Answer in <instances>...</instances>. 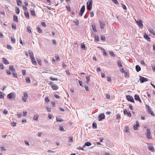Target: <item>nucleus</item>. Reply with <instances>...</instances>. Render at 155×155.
I'll return each mask as SVG.
<instances>
[{
  "label": "nucleus",
  "instance_id": "nucleus-1",
  "mask_svg": "<svg viewBox=\"0 0 155 155\" xmlns=\"http://www.w3.org/2000/svg\"><path fill=\"white\" fill-rule=\"evenodd\" d=\"M7 97L10 100L12 101L15 97V94L14 92H12L7 95Z\"/></svg>",
  "mask_w": 155,
  "mask_h": 155
},
{
  "label": "nucleus",
  "instance_id": "nucleus-2",
  "mask_svg": "<svg viewBox=\"0 0 155 155\" xmlns=\"http://www.w3.org/2000/svg\"><path fill=\"white\" fill-rule=\"evenodd\" d=\"M92 0L88 1L87 3V7L89 10H91L92 8Z\"/></svg>",
  "mask_w": 155,
  "mask_h": 155
},
{
  "label": "nucleus",
  "instance_id": "nucleus-3",
  "mask_svg": "<svg viewBox=\"0 0 155 155\" xmlns=\"http://www.w3.org/2000/svg\"><path fill=\"white\" fill-rule=\"evenodd\" d=\"M147 111L148 113L150 114L152 116H154L155 114L153 111L150 108L149 106H147Z\"/></svg>",
  "mask_w": 155,
  "mask_h": 155
},
{
  "label": "nucleus",
  "instance_id": "nucleus-4",
  "mask_svg": "<svg viewBox=\"0 0 155 155\" xmlns=\"http://www.w3.org/2000/svg\"><path fill=\"white\" fill-rule=\"evenodd\" d=\"M147 132L146 133V135L147 137V139H151L152 138V137L150 136L151 132L150 129H147Z\"/></svg>",
  "mask_w": 155,
  "mask_h": 155
},
{
  "label": "nucleus",
  "instance_id": "nucleus-5",
  "mask_svg": "<svg viewBox=\"0 0 155 155\" xmlns=\"http://www.w3.org/2000/svg\"><path fill=\"white\" fill-rule=\"evenodd\" d=\"M136 21L139 27L141 28H142L143 27L142 21L140 20H139Z\"/></svg>",
  "mask_w": 155,
  "mask_h": 155
},
{
  "label": "nucleus",
  "instance_id": "nucleus-6",
  "mask_svg": "<svg viewBox=\"0 0 155 155\" xmlns=\"http://www.w3.org/2000/svg\"><path fill=\"white\" fill-rule=\"evenodd\" d=\"M127 100L131 102L134 103V101L133 97L129 95H127L126 96Z\"/></svg>",
  "mask_w": 155,
  "mask_h": 155
},
{
  "label": "nucleus",
  "instance_id": "nucleus-7",
  "mask_svg": "<svg viewBox=\"0 0 155 155\" xmlns=\"http://www.w3.org/2000/svg\"><path fill=\"white\" fill-rule=\"evenodd\" d=\"M140 82L141 83H143L144 82L147 81H148V80L147 78H145L144 77H143L141 76H140Z\"/></svg>",
  "mask_w": 155,
  "mask_h": 155
},
{
  "label": "nucleus",
  "instance_id": "nucleus-8",
  "mask_svg": "<svg viewBox=\"0 0 155 155\" xmlns=\"http://www.w3.org/2000/svg\"><path fill=\"white\" fill-rule=\"evenodd\" d=\"M85 10V6L84 5H83L81 9L80 12L79 13V15L81 16H82L83 15V13L84 12Z\"/></svg>",
  "mask_w": 155,
  "mask_h": 155
},
{
  "label": "nucleus",
  "instance_id": "nucleus-9",
  "mask_svg": "<svg viewBox=\"0 0 155 155\" xmlns=\"http://www.w3.org/2000/svg\"><path fill=\"white\" fill-rule=\"evenodd\" d=\"M105 118V116L104 114H101L98 115V120L101 121Z\"/></svg>",
  "mask_w": 155,
  "mask_h": 155
},
{
  "label": "nucleus",
  "instance_id": "nucleus-10",
  "mask_svg": "<svg viewBox=\"0 0 155 155\" xmlns=\"http://www.w3.org/2000/svg\"><path fill=\"white\" fill-rule=\"evenodd\" d=\"M28 97V95L27 93L26 92H25L24 93V96L22 97V100L24 101L25 102L27 101V99Z\"/></svg>",
  "mask_w": 155,
  "mask_h": 155
},
{
  "label": "nucleus",
  "instance_id": "nucleus-11",
  "mask_svg": "<svg viewBox=\"0 0 155 155\" xmlns=\"http://www.w3.org/2000/svg\"><path fill=\"white\" fill-rule=\"evenodd\" d=\"M124 115L127 114V116L128 117H131V115L130 112H128L127 110L126 109H125L124 110Z\"/></svg>",
  "mask_w": 155,
  "mask_h": 155
},
{
  "label": "nucleus",
  "instance_id": "nucleus-12",
  "mask_svg": "<svg viewBox=\"0 0 155 155\" xmlns=\"http://www.w3.org/2000/svg\"><path fill=\"white\" fill-rule=\"evenodd\" d=\"M148 147L149 150L151 151V152H153L154 151V147L152 144H148Z\"/></svg>",
  "mask_w": 155,
  "mask_h": 155
},
{
  "label": "nucleus",
  "instance_id": "nucleus-13",
  "mask_svg": "<svg viewBox=\"0 0 155 155\" xmlns=\"http://www.w3.org/2000/svg\"><path fill=\"white\" fill-rule=\"evenodd\" d=\"M134 99L136 101H138L140 103L141 102V101L140 99V98L137 95L135 94V95Z\"/></svg>",
  "mask_w": 155,
  "mask_h": 155
},
{
  "label": "nucleus",
  "instance_id": "nucleus-14",
  "mask_svg": "<svg viewBox=\"0 0 155 155\" xmlns=\"http://www.w3.org/2000/svg\"><path fill=\"white\" fill-rule=\"evenodd\" d=\"M139 127V124L138 121L136 122V124L134 126V130H137L138 129L137 127Z\"/></svg>",
  "mask_w": 155,
  "mask_h": 155
},
{
  "label": "nucleus",
  "instance_id": "nucleus-15",
  "mask_svg": "<svg viewBox=\"0 0 155 155\" xmlns=\"http://www.w3.org/2000/svg\"><path fill=\"white\" fill-rule=\"evenodd\" d=\"M144 38L147 40L148 41H150V38L149 37L148 35H147L145 33L144 34Z\"/></svg>",
  "mask_w": 155,
  "mask_h": 155
},
{
  "label": "nucleus",
  "instance_id": "nucleus-16",
  "mask_svg": "<svg viewBox=\"0 0 155 155\" xmlns=\"http://www.w3.org/2000/svg\"><path fill=\"white\" fill-rule=\"evenodd\" d=\"M51 87L54 90H57L58 88V86L57 85L55 84H54Z\"/></svg>",
  "mask_w": 155,
  "mask_h": 155
},
{
  "label": "nucleus",
  "instance_id": "nucleus-17",
  "mask_svg": "<svg viewBox=\"0 0 155 155\" xmlns=\"http://www.w3.org/2000/svg\"><path fill=\"white\" fill-rule=\"evenodd\" d=\"M2 61L3 63L5 64H9L8 61L5 58H2Z\"/></svg>",
  "mask_w": 155,
  "mask_h": 155
},
{
  "label": "nucleus",
  "instance_id": "nucleus-18",
  "mask_svg": "<svg viewBox=\"0 0 155 155\" xmlns=\"http://www.w3.org/2000/svg\"><path fill=\"white\" fill-rule=\"evenodd\" d=\"M31 61H32V64L35 65H37V63L36 61H35V57H33L32 58H31Z\"/></svg>",
  "mask_w": 155,
  "mask_h": 155
},
{
  "label": "nucleus",
  "instance_id": "nucleus-19",
  "mask_svg": "<svg viewBox=\"0 0 155 155\" xmlns=\"http://www.w3.org/2000/svg\"><path fill=\"white\" fill-rule=\"evenodd\" d=\"M100 27L101 29H104L105 26V24L104 23L101 21H99Z\"/></svg>",
  "mask_w": 155,
  "mask_h": 155
},
{
  "label": "nucleus",
  "instance_id": "nucleus-20",
  "mask_svg": "<svg viewBox=\"0 0 155 155\" xmlns=\"http://www.w3.org/2000/svg\"><path fill=\"white\" fill-rule=\"evenodd\" d=\"M148 30L150 33L153 35L154 36H155V33L154 32L153 29L151 28H148Z\"/></svg>",
  "mask_w": 155,
  "mask_h": 155
},
{
  "label": "nucleus",
  "instance_id": "nucleus-21",
  "mask_svg": "<svg viewBox=\"0 0 155 155\" xmlns=\"http://www.w3.org/2000/svg\"><path fill=\"white\" fill-rule=\"evenodd\" d=\"M28 51L31 58L34 57L33 52L32 51H31L30 50H28Z\"/></svg>",
  "mask_w": 155,
  "mask_h": 155
},
{
  "label": "nucleus",
  "instance_id": "nucleus-22",
  "mask_svg": "<svg viewBox=\"0 0 155 155\" xmlns=\"http://www.w3.org/2000/svg\"><path fill=\"white\" fill-rule=\"evenodd\" d=\"M9 69L12 72H14L15 71V69L13 66H9Z\"/></svg>",
  "mask_w": 155,
  "mask_h": 155
},
{
  "label": "nucleus",
  "instance_id": "nucleus-23",
  "mask_svg": "<svg viewBox=\"0 0 155 155\" xmlns=\"http://www.w3.org/2000/svg\"><path fill=\"white\" fill-rule=\"evenodd\" d=\"M91 26L93 31L95 32H96L97 31V30L95 25L94 24H92Z\"/></svg>",
  "mask_w": 155,
  "mask_h": 155
},
{
  "label": "nucleus",
  "instance_id": "nucleus-24",
  "mask_svg": "<svg viewBox=\"0 0 155 155\" xmlns=\"http://www.w3.org/2000/svg\"><path fill=\"white\" fill-rule=\"evenodd\" d=\"M135 68H136V71L137 72H139L141 70V68H140V67L138 65H136V66Z\"/></svg>",
  "mask_w": 155,
  "mask_h": 155
},
{
  "label": "nucleus",
  "instance_id": "nucleus-25",
  "mask_svg": "<svg viewBox=\"0 0 155 155\" xmlns=\"http://www.w3.org/2000/svg\"><path fill=\"white\" fill-rule=\"evenodd\" d=\"M13 20L14 22H18V17L16 15H14L13 16Z\"/></svg>",
  "mask_w": 155,
  "mask_h": 155
},
{
  "label": "nucleus",
  "instance_id": "nucleus-26",
  "mask_svg": "<svg viewBox=\"0 0 155 155\" xmlns=\"http://www.w3.org/2000/svg\"><path fill=\"white\" fill-rule=\"evenodd\" d=\"M86 83L88 84L90 81V77L89 76H87L86 77Z\"/></svg>",
  "mask_w": 155,
  "mask_h": 155
},
{
  "label": "nucleus",
  "instance_id": "nucleus-27",
  "mask_svg": "<svg viewBox=\"0 0 155 155\" xmlns=\"http://www.w3.org/2000/svg\"><path fill=\"white\" fill-rule=\"evenodd\" d=\"M30 12L31 15L34 16H35V11L33 9H31L30 10Z\"/></svg>",
  "mask_w": 155,
  "mask_h": 155
},
{
  "label": "nucleus",
  "instance_id": "nucleus-28",
  "mask_svg": "<svg viewBox=\"0 0 155 155\" xmlns=\"http://www.w3.org/2000/svg\"><path fill=\"white\" fill-rule=\"evenodd\" d=\"M24 14L26 17L28 19L29 18V16L28 13V12L26 11L25 12Z\"/></svg>",
  "mask_w": 155,
  "mask_h": 155
},
{
  "label": "nucleus",
  "instance_id": "nucleus-29",
  "mask_svg": "<svg viewBox=\"0 0 155 155\" xmlns=\"http://www.w3.org/2000/svg\"><path fill=\"white\" fill-rule=\"evenodd\" d=\"M101 49L104 55L106 56L107 55V53H106L104 49L103 48H101Z\"/></svg>",
  "mask_w": 155,
  "mask_h": 155
},
{
  "label": "nucleus",
  "instance_id": "nucleus-30",
  "mask_svg": "<svg viewBox=\"0 0 155 155\" xmlns=\"http://www.w3.org/2000/svg\"><path fill=\"white\" fill-rule=\"evenodd\" d=\"M38 115H35L33 117V120H37L38 117Z\"/></svg>",
  "mask_w": 155,
  "mask_h": 155
},
{
  "label": "nucleus",
  "instance_id": "nucleus-31",
  "mask_svg": "<svg viewBox=\"0 0 155 155\" xmlns=\"http://www.w3.org/2000/svg\"><path fill=\"white\" fill-rule=\"evenodd\" d=\"M27 29L28 32L29 33H31V27L29 26H28L27 27Z\"/></svg>",
  "mask_w": 155,
  "mask_h": 155
},
{
  "label": "nucleus",
  "instance_id": "nucleus-32",
  "mask_svg": "<svg viewBox=\"0 0 155 155\" xmlns=\"http://www.w3.org/2000/svg\"><path fill=\"white\" fill-rule=\"evenodd\" d=\"M56 121L57 122H61L63 120V119L60 117H57L56 118Z\"/></svg>",
  "mask_w": 155,
  "mask_h": 155
},
{
  "label": "nucleus",
  "instance_id": "nucleus-33",
  "mask_svg": "<svg viewBox=\"0 0 155 155\" xmlns=\"http://www.w3.org/2000/svg\"><path fill=\"white\" fill-rule=\"evenodd\" d=\"M93 128L96 129L97 128V124L95 122H94L92 124Z\"/></svg>",
  "mask_w": 155,
  "mask_h": 155
},
{
  "label": "nucleus",
  "instance_id": "nucleus-34",
  "mask_svg": "<svg viewBox=\"0 0 155 155\" xmlns=\"http://www.w3.org/2000/svg\"><path fill=\"white\" fill-rule=\"evenodd\" d=\"M85 145H86V146L89 147L91 145V143L89 142H87L85 143Z\"/></svg>",
  "mask_w": 155,
  "mask_h": 155
},
{
  "label": "nucleus",
  "instance_id": "nucleus-35",
  "mask_svg": "<svg viewBox=\"0 0 155 155\" xmlns=\"http://www.w3.org/2000/svg\"><path fill=\"white\" fill-rule=\"evenodd\" d=\"M4 94L2 92L0 91V99L2 98L4 96Z\"/></svg>",
  "mask_w": 155,
  "mask_h": 155
},
{
  "label": "nucleus",
  "instance_id": "nucleus-36",
  "mask_svg": "<svg viewBox=\"0 0 155 155\" xmlns=\"http://www.w3.org/2000/svg\"><path fill=\"white\" fill-rule=\"evenodd\" d=\"M26 82L28 83L29 84L31 83V81L30 78L28 77H27L26 78Z\"/></svg>",
  "mask_w": 155,
  "mask_h": 155
},
{
  "label": "nucleus",
  "instance_id": "nucleus-37",
  "mask_svg": "<svg viewBox=\"0 0 155 155\" xmlns=\"http://www.w3.org/2000/svg\"><path fill=\"white\" fill-rule=\"evenodd\" d=\"M12 74H13V78H17V74L15 72H13Z\"/></svg>",
  "mask_w": 155,
  "mask_h": 155
},
{
  "label": "nucleus",
  "instance_id": "nucleus-38",
  "mask_svg": "<svg viewBox=\"0 0 155 155\" xmlns=\"http://www.w3.org/2000/svg\"><path fill=\"white\" fill-rule=\"evenodd\" d=\"M16 13L17 14H19L20 12V10L19 8H18L16 7V9L15 10Z\"/></svg>",
  "mask_w": 155,
  "mask_h": 155
},
{
  "label": "nucleus",
  "instance_id": "nucleus-39",
  "mask_svg": "<svg viewBox=\"0 0 155 155\" xmlns=\"http://www.w3.org/2000/svg\"><path fill=\"white\" fill-rule=\"evenodd\" d=\"M74 22L75 24L77 26L78 25L79 23V21H78V20H77L75 21H74Z\"/></svg>",
  "mask_w": 155,
  "mask_h": 155
},
{
  "label": "nucleus",
  "instance_id": "nucleus-40",
  "mask_svg": "<svg viewBox=\"0 0 155 155\" xmlns=\"http://www.w3.org/2000/svg\"><path fill=\"white\" fill-rule=\"evenodd\" d=\"M12 28L15 30L16 29V26L15 24H13L12 25Z\"/></svg>",
  "mask_w": 155,
  "mask_h": 155
},
{
  "label": "nucleus",
  "instance_id": "nucleus-41",
  "mask_svg": "<svg viewBox=\"0 0 155 155\" xmlns=\"http://www.w3.org/2000/svg\"><path fill=\"white\" fill-rule=\"evenodd\" d=\"M37 30L38 32L39 33H41L42 32V30L39 27H37Z\"/></svg>",
  "mask_w": 155,
  "mask_h": 155
},
{
  "label": "nucleus",
  "instance_id": "nucleus-42",
  "mask_svg": "<svg viewBox=\"0 0 155 155\" xmlns=\"http://www.w3.org/2000/svg\"><path fill=\"white\" fill-rule=\"evenodd\" d=\"M11 41L13 43H15V39L14 38L11 37Z\"/></svg>",
  "mask_w": 155,
  "mask_h": 155
},
{
  "label": "nucleus",
  "instance_id": "nucleus-43",
  "mask_svg": "<svg viewBox=\"0 0 155 155\" xmlns=\"http://www.w3.org/2000/svg\"><path fill=\"white\" fill-rule=\"evenodd\" d=\"M101 39L102 41H105V38L104 36V35L101 36Z\"/></svg>",
  "mask_w": 155,
  "mask_h": 155
},
{
  "label": "nucleus",
  "instance_id": "nucleus-44",
  "mask_svg": "<svg viewBox=\"0 0 155 155\" xmlns=\"http://www.w3.org/2000/svg\"><path fill=\"white\" fill-rule=\"evenodd\" d=\"M17 2L18 5H20V4H21L22 3L20 0H17Z\"/></svg>",
  "mask_w": 155,
  "mask_h": 155
},
{
  "label": "nucleus",
  "instance_id": "nucleus-45",
  "mask_svg": "<svg viewBox=\"0 0 155 155\" xmlns=\"http://www.w3.org/2000/svg\"><path fill=\"white\" fill-rule=\"evenodd\" d=\"M50 79L51 80H52V81H57L58 80V79L55 78H53L52 77H50Z\"/></svg>",
  "mask_w": 155,
  "mask_h": 155
},
{
  "label": "nucleus",
  "instance_id": "nucleus-46",
  "mask_svg": "<svg viewBox=\"0 0 155 155\" xmlns=\"http://www.w3.org/2000/svg\"><path fill=\"white\" fill-rule=\"evenodd\" d=\"M95 41L97 42H98L99 41V38L98 36H95Z\"/></svg>",
  "mask_w": 155,
  "mask_h": 155
},
{
  "label": "nucleus",
  "instance_id": "nucleus-47",
  "mask_svg": "<svg viewBox=\"0 0 155 155\" xmlns=\"http://www.w3.org/2000/svg\"><path fill=\"white\" fill-rule=\"evenodd\" d=\"M110 55L111 56H113V57H114L115 56V55L114 54V53L113 51H111L109 52Z\"/></svg>",
  "mask_w": 155,
  "mask_h": 155
},
{
  "label": "nucleus",
  "instance_id": "nucleus-48",
  "mask_svg": "<svg viewBox=\"0 0 155 155\" xmlns=\"http://www.w3.org/2000/svg\"><path fill=\"white\" fill-rule=\"evenodd\" d=\"M129 128L128 127H125V131L126 132H127V133H128V132H129Z\"/></svg>",
  "mask_w": 155,
  "mask_h": 155
},
{
  "label": "nucleus",
  "instance_id": "nucleus-49",
  "mask_svg": "<svg viewBox=\"0 0 155 155\" xmlns=\"http://www.w3.org/2000/svg\"><path fill=\"white\" fill-rule=\"evenodd\" d=\"M81 48L82 49H83L84 50H85V47L84 44H81Z\"/></svg>",
  "mask_w": 155,
  "mask_h": 155
},
{
  "label": "nucleus",
  "instance_id": "nucleus-50",
  "mask_svg": "<svg viewBox=\"0 0 155 155\" xmlns=\"http://www.w3.org/2000/svg\"><path fill=\"white\" fill-rule=\"evenodd\" d=\"M16 123L15 122H12L11 123V125L12 126H13V127H15L16 125Z\"/></svg>",
  "mask_w": 155,
  "mask_h": 155
},
{
  "label": "nucleus",
  "instance_id": "nucleus-51",
  "mask_svg": "<svg viewBox=\"0 0 155 155\" xmlns=\"http://www.w3.org/2000/svg\"><path fill=\"white\" fill-rule=\"evenodd\" d=\"M90 17H93L94 16V13L93 12H91L90 13Z\"/></svg>",
  "mask_w": 155,
  "mask_h": 155
},
{
  "label": "nucleus",
  "instance_id": "nucleus-52",
  "mask_svg": "<svg viewBox=\"0 0 155 155\" xmlns=\"http://www.w3.org/2000/svg\"><path fill=\"white\" fill-rule=\"evenodd\" d=\"M46 108L48 112H51V108L50 107H46Z\"/></svg>",
  "mask_w": 155,
  "mask_h": 155
},
{
  "label": "nucleus",
  "instance_id": "nucleus-53",
  "mask_svg": "<svg viewBox=\"0 0 155 155\" xmlns=\"http://www.w3.org/2000/svg\"><path fill=\"white\" fill-rule=\"evenodd\" d=\"M37 61L38 63V64L40 65H41V61L40 60H39L38 59H37Z\"/></svg>",
  "mask_w": 155,
  "mask_h": 155
},
{
  "label": "nucleus",
  "instance_id": "nucleus-54",
  "mask_svg": "<svg viewBox=\"0 0 155 155\" xmlns=\"http://www.w3.org/2000/svg\"><path fill=\"white\" fill-rule=\"evenodd\" d=\"M112 1L117 5H118L119 4V3L117 0H112Z\"/></svg>",
  "mask_w": 155,
  "mask_h": 155
},
{
  "label": "nucleus",
  "instance_id": "nucleus-55",
  "mask_svg": "<svg viewBox=\"0 0 155 155\" xmlns=\"http://www.w3.org/2000/svg\"><path fill=\"white\" fill-rule=\"evenodd\" d=\"M60 130L61 131H64V129L63 126H60L59 127Z\"/></svg>",
  "mask_w": 155,
  "mask_h": 155
},
{
  "label": "nucleus",
  "instance_id": "nucleus-56",
  "mask_svg": "<svg viewBox=\"0 0 155 155\" xmlns=\"http://www.w3.org/2000/svg\"><path fill=\"white\" fill-rule=\"evenodd\" d=\"M55 57L57 61H59V60H58V59H60L59 57V56H58V55H56Z\"/></svg>",
  "mask_w": 155,
  "mask_h": 155
},
{
  "label": "nucleus",
  "instance_id": "nucleus-57",
  "mask_svg": "<svg viewBox=\"0 0 155 155\" xmlns=\"http://www.w3.org/2000/svg\"><path fill=\"white\" fill-rule=\"evenodd\" d=\"M69 142H73V138L72 137H69Z\"/></svg>",
  "mask_w": 155,
  "mask_h": 155
},
{
  "label": "nucleus",
  "instance_id": "nucleus-58",
  "mask_svg": "<svg viewBox=\"0 0 155 155\" xmlns=\"http://www.w3.org/2000/svg\"><path fill=\"white\" fill-rule=\"evenodd\" d=\"M120 118V115L117 114V115L116 119L117 120H119Z\"/></svg>",
  "mask_w": 155,
  "mask_h": 155
},
{
  "label": "nucleus",
  "instance_id": "nucleus-59",
  "mask_svg": "<svg viewBox=\"0 0 155 155\" xmlns=\"http://www.w3.org/2000/svg\"><path fill=\"white\" fill-rule=\"evenodd\" d=\"M122 5L123 6V9H124L125 10H127V8L126 6L124 4H122Z\"/></svg>",
  "mask_w": 155,
  "mask_h": 155
},
{
  "label": "nucleus",
  "instance_id": "nucleus-60",
  "mask_svg": "<svg viewBox=\"0 0 155 155\" xmlns=\"http://www.w3.org/2000/svg\"><path fill=\"white\" fill-rule=\"evenodd\" d=\"M45 100L46 102H48L50 101V100L48 97H46Z\"/></svg>",
  "mask_w": 155,
  "mask_h": 155
},
{
  "label": "nucleus",
  "instance_id": "nucleus-61",
  "mask_svg": "<svg viewBox=\"0 0 155 155\" xmlns=\"http://www.w3.org/2000/svg\"><path fill=\"white\" fill-rule=\"evenodd\" d=\"M107 81L109 82H110L111 81V78L110 77H107Z\"/></svg>",
  "mask_w": 155,
  "mask_h": 155
},
{
  "label": "nucleus",
  "instance_id": "nucleus-62",
  "mask_svg": "<svg viewBox=\"0 0 155 155\" xmlns=\"http://www.w3.org/2000/svg\"><path fill=\"white\" fill-rule=\"evenodd\" d=\"M78 82H79V84L81 86H82L83 87V82H82V81H79Z\"/></svg>",
  "mask_w": 155,
  "mask_h": 155
},
{
  "label": "nucleus",
  "instance_id": "nucleus-63",
  "mask_svg": "<svg viewBox=\"0 0 155 155\" xmlns=\"http://www.w3.org/2000/svg\"><path fill=\"white\" fill-rule=\"evenodd\" d=\"M4 67L3 64H0V69H4Z\"/></svg>",
  "mask_w": 155,
  "mask_h": 155
},
{
  "label": "nucleus",
  "instance_id": "nucleus-64",
  "mask_svg": "<svg viewBox=\"0 0 155 155\" xmlns=\"http://www.w3.org/2000/svg\"><path fill=\"white\" fill-rule=\"evenodd\" d=\"M52 43L54 45H56L57 44V43L56 42V41L55 40H52Z\"/></svg>",
  "mask_w": 155,
  "mask_h": 155
}]
</instances>
